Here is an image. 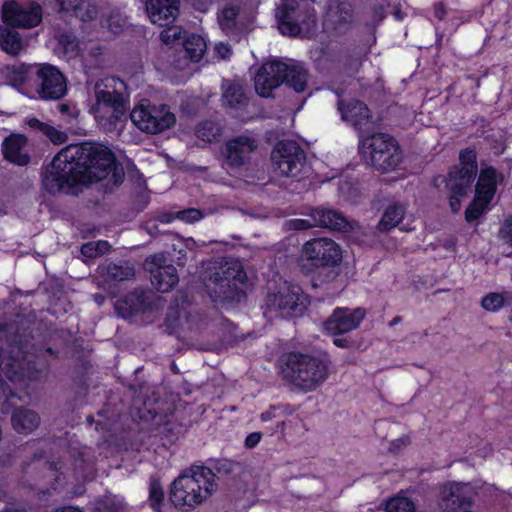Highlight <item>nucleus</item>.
<instances>
[{
  "label": "nucleus",
  "instance_id": "nucleus-30",
  "mask_svg": "<svg viewBox=\"0 0 512 512\" xmlns=\"http://www.w3.org/2000/svg\"><path fill=\"white\" fill-rule=\"evenodd\" d=\"M311 217L315 225L322 228L335 231H347L349 227L347 219L334 209L315 208L311 212Z\"/></svg>",
  "mask_w": 512,
  "mask_h": 512
},
{
  "label": "nucleus",
  "instance_id": "nucleus-33",
  "mask_svg": "<svg viewBox=\"0 0 512 512\" xmlns=\"http://www.w3.org/2000/svg\"><path fill=\"white\" fill-rule=\"evenodd\" d=\"M0 48L11 56L20 55L25 46L16 28L6 26L5 24L0 26Z\"/></svg>",
  "mask_w": 512,
  "mask_h": 512
},
{
  "label": "nucleus",
  "instance_id": "nucleus-7",
  "mask_svg": "<svg viewBox=\"0 0 512 512\" xmlns=\"http://www.w3.org/2000/svg\"><path fill=\"white\" fill-rule=\"evenodd\" d=\"M275 18L281 34L297 37L314 33L317 28V14L312 4L297 0H281L275 11Z\"/></svg>",
  "mask_w": 512,
  "mask_h": 512
},
{
  "label": "nucleus",
  "instance_id": "nucleus-52",
  "mask_svg": "<svg viewBox=\"0 0 512 512\" xmlns=\"http://www.w3.org/2000/svg\"><path fill=\"white\" fill-rule=\"evenodd\" d=\"M26 124L30 129L40 131L42 134L46 131V127L49 126V124L40 121L36 117L28 118Z\"/></svg>",
  "mask_w": 512,
  "mask_h": 512
},
{
  "label": "nucleus",
  "instance_id": "nucleus-58",
  "mask_svg": "<svg viewBox=\"0 0 512 512\" xmlns=\"http://www.w3.org/2000/svg\"><path fill=\"white\" fill-rule=\"evenodd\" d=\"M95 243H96L98 249H103V254L106 253L110 248V244L106 240H99Z\"/></svg>",
  "mask_w": 512,
  "mask_h": 512
},
{
  "label": "nucleus",
  "instance_id": "nucleus-61",
  "mask_svg": "<svg viewBox=\"0 0 512 512\" xmlns=\"http://www.w3.org/2000/svg\"><path fill=\"white\" fill-rule=\"evenodd\" d=\"M285 427H286V423L284 420H279L277 421V424H276V429L277 430H280V431H284L285 430Z\"/></svg>",
  "mask_w": 512,
  "mask_h": 512
},
{
  "label": "nucleus",
  "instance_id": "nucleus-8",
  "mask_svg": "<svg viewBox=\"0 0 512 512\" xmlns=\"http://www.w3.org/2000/svg\"><path fill=\"white\" fill-rule=\"evenodd\" d=\"M359 150L371 166L383 173L395 170L402 161V150L388 133H374L361 139Z\"/></svg>",
  "mask_w": 512,
  "mask_h": 512
},
{
  "label": "nucleus",
  "instance_id": "nucleus-53",
  "mask_svg": "<svg viewBox=\"0 0 512 512\" xmlns=\"http://www.w3.org/2000/svg\"><path fill=\"white\" fill-rule=\"evenodd\" d=\"M433 11H434V17L438 19L439 21L445 20L447 16V8L444 4V2H436L433 5Z\"/></svg>",
  "mask_w": 512,
  "mask_h": 512
},
{
  "label": "nucleus",
  "instance_id": "nucleus-31",
  "mask_svg": "<svg viewBox=\"0 0 512 512\" xmlns=\"http://www.w3.org/2000/svg\"><path fill=\"white\" fill-rule=\"evenodd\" d=\"M61 8L67 12H72L74 16L83 22L95 20L99 9L95 3L85 0H62Z\"/></svg>",
  "mask_w": 512,
  "mask_h": 512
},
{
  "label": "nucleus",
  "instance_id": "nucleus-34",
  "mask_svg": "<svg viewBox=\"0 0 512 512\" xmlns=\"http://www.w3.org/2000/svg\"><path fill=\"white\" fill-rule=\"evenodd\" d=\"M406 213L405 207L400 203H392L388 205L377 224L380 232H389L399 225Z\"/></svg>",
  "mask_w": 512,
  "mask_h": 512
},
{
  "label": "nucleus",
  "instance_id": "nucleus-2",
  "mask_svg": "<svg viewBox=\"0 0 512 512\" xmlns=\"http://www.w3.org/2000/svg\"><path fill=\"white\" fill-rule=\"evenodd\" d=\"M342 259V248L337 242L330 238H313L302 247L299 268L316 288L339 276Z\"/></svg>",
  "mask_w": 512,
  "mask_h": 512
},
{
  "label": "nucleus",
  "instance_id": "nucleus-48",
  "mask_svg": "<svg viewBox=\"0 0 512 512\" xmlns=\"http://www.w3.org/2000/svg\"><path fill=\"white\" fill-rule=\"evenodd\" d=\"M44 135L47 136L53 144L57 145L63 144L67 140V135L65 132L57 130L50 124L48 127H46Z\"/></svg>",
  "mask_w": 512,
  "mask_h": 512
},
{
  "label": "nucleus",
  "instance_id": "nucleus-55",
  "mask_svg": "<svg viewBox=\"0 0 512 512\" xmlns=\"http://www.w3.org/2000/svg\"><path fill=\"white\" fill-rule=\"evenodd\" d=\"M333 344L339 348H349V347H351L352 342L348 338H345V337H335L333 339Z\"/></svg>",
  "mask_w": 512,
  "mask_h": 512
},
{
  "label": "nucleus",
  "instance_id": "nucleus-40",
  "mask_svg": "<svg viewBox=\"0 0 512 512\" xmlns=\"http://www.w3.org/2000/svg\"><path fill=\"white\" fill-rule=\"evenodd\" d=\"M162 327L166 334L178 336L181 328V312L178 307L170 306L167 309Z\"/></svg>",
  "mask_w": 512,
  "mask_h": 512
},
{
  "label": "nucleus",
  "instance_id": "nucleus-14",
  "mask_svg": "<svg viewBox=\"0 0 512 512\" xmlns=\"http://www.w3.org/2000/svg\"><path fill=\"white\" fill-rule=\"evenodd\" d=\"M266 304L282 318H297L303 315L309 304L308 296L298 285H285L277 293L267 296Z\"/></svg>",
  "mask_w": 512,
  "mask_h": 512
},
{
  "label": "nucleus",
  "instance_id": "nucleus-16",
  "mask_svg": "<svg viewBox=\"0 0 512 512\" xmlns=\"http://www.w3.org/2000/svg\"><path fill=\"white\" fill-rule=\"evenodd\" d=\"M365 316L366 310L361 307H336L323 323V329L329 335H342L357 329Z\"/></svg>",
  "mask_w": 512,
  "mask_h": 512
},
{
  "label": "nucleus",
  "instance_id": "nucleus-1",
  "mask_svg": "<svg viewBox=\"0 0 512 512\" xmlns=\"http://www.w3.org/2000/svg\"><path fill=\"white\" fill-rule=\"evenodd\" d=\"M124 169L114 152L95 142L71 144L59 151L42 172V185L49 193L74 192L80 185L105 179L114 185L124 181Z\"/></svg>",
  "mask_w": 512,
  "mask_h": 512
},
{
  "label": "nucleus",
  "instance_id": "nucleus-35",
  "mask_svg": "<svg viewBox=\"0 0 512 512\" xmlns=\"http://www.w3.org/2000/svg\"><path fill=\"white\" fill-rule=\"evenodd\" d=\"M223 105L236 111H243L248 105V98L243 87L238 83L228 85L222 95Z\"/></svg>",
  "mask_w": 512,
  "mask_h": 512
},
{
  "label": "nucleus",
  "instance_id": "nucleus-3",
  "mask_svg": "<svg viewBox=\"0 0 512 512\" xmlns=\"http://www.w3.org/2000/svg\"><path fill=\"white\" fill-rule=\"evenodd\" d=\"M282 378L304 392L316 390L329 376L330 360L326 354L312 355L289 351L279 357Z\"/></svg>",
  "mask_w": 512,
  "mask_h": 512
},
{
  "label": "nucleus",
  "instance_id": "nucleus-57",
  "mask_svg": "<svg viewBox=\"0 0 512 512\" xmlns=\"http://www.w3.org/2000/svg\"><path fill=\"white\" fill-rule=\"evenodd\" d=\"M404 444H405V442L403 439L394 440L391 443L390 450L395 452V451L399 450Z\"/></svg>",
  "mask_w": 512,
  "mask_h": 512
},
{
  "label": "nucleus",
  "instance_id": "nucleus-10",
  "mask_svg": "<svg viewBox=\"0 0 512 512\" xmlns=\"http://www.w3.org/2000/svg\"><path fill=\"white\" fill-rule=\"evenodd\" d=\"M271 160L282 175L301 179L307 169L304 149L295 140H281L276 143Z\"/></svg>",
  "mask_w": 512,
  "mask_h": 512
},
{
  "label": "nucleus",
  "instance_id": "nucleus-19",
  "mask_svg": "<svg viewBox=\"0 0 512 512\" xmlns=\"http://www.w3.org/2000/svg\"><path fill=\"white\" fill-rule=\"evenodd\" d=\"M355 22V10L347 1H339L326 14L325 25L336 35H345Z\"/></svg>",
  "mask_w": 512,
  "mask_h": 512
},
{
  "label": "nucleus",
  "instance_id": "nucleus-42",
  "mask_svg": "<svg viewBox=\"0 0 512 512\" xmlns=\"http://www.w3.org/2000/svg\"><path fill=\"white\" fill-rule=\"evenodd\" d=\"M58 44L68 57H74L79 53V42L72 32H64L58 37Z\"/></svg>",
  "mask_w": 512,
  "mask_h": 512
},
{
  "label": "nucleus",
  "instance_id": "nucleus-32",
  "mask_svg": "<svg viewBox=\"0 0 512 512\" xmlns=\"http://www.w3.org/2000/svg\"><path fill=\"white\" fill-rule=\"evenodd\" d=\"M240 8L237 5H225L217 14L218 24L227 36H237L240 34L238 17Z\"/></svg>",
  "mask_w": 512,
  "mask_h": 512
},
{
  "label": "nucleus",
  "instance_id": "nucleus-22",
  "mask_svg": "<svg viewBox=\"0 0 512 512\" xmlns=\"http://www.w3.org/2000/svg\"><path fill=\"white\" fill-rule=\"evenodd\" d=\"M28 138L21 133H11L1 143L3 159L7 162L25 167L30 164L31 156L26 151Z\"/></svg>",
  "mask_w": 512,
  "mask_h": 512
},
{
  "label": "nucleus",
  "instance_id": "nucleus-26",
  "mask_svg": "<svg viewBox=\"0 0 512 512\" xmlns=\"http://www.w3.org/2000/svg\"><path fill=\"white\" fill-rule=\"evenodd\" d=\"M34 65L35 63L7 65L3 68L2 75L9 86L29 96Z\"/></svg>",
  "mask_w": 512,
  "mask_h": 512
},
{
  "label": "nucleus",
  "instance_id": "nucleus-50",
  "mask_svg": "<svg viewBox=\"0 0 512 512\" xmlns=\"http://www.w3.org/2000/svg\"><path fill=\"white\" fill-rule=\"evenodd\" d=\"M14 396H15V393L9 387L7 382L0 378V403L5 404Z\"/></svg>",
  "mask_w": 512,
  "mask_h": 512
},
{
  "label": "nucleus",
  "instance_id": "nucleus-59",
  "mask_svg": "<svg viewBox=\"0 0 512 512\" xmlns=\"http://www.w3.org/2000/svg\"><path fill=\"white\" fill-rule=\"evenodd\" d=\"M292 222H293L294 228H295V229H297V230L307 228L306 220H303V219H295V220H293Z\"/></svg>",
  "mask_w": 512,
  "mask_h": 512
},
{
  "label": "nucleus",
  "instance_id": "nucleus-4",
  "mask_svg": "<svg viewBox=\"0 0 512 512\" xmlns=\"http://www.w3.org/2000/svg\"><path fill=\"white\" fill-rule=\"evenodd\" d=\"M216 304H239L247 297L248 276L238 259L229 258L214 266L205 284Z\"/></svg>",
  "mask_w": 512,
  "mask_h": 512
},
{
  "label": "nucleus",
  "instance_id": "nucleus-27",
  "mask_svg": "<svg viewBox=\"0 0 512 512\" xmlns=\"http://www.w3.org/2000/svg\"><path fill=\"white\" fill-rule=\"evenodd\" d=\"M460 484H452L448 491H443L440 507L444 512H463L470 509L472 499L464 493Z\"/></svg>",
  "mask_w": 512,
  "mask_h": 512
},
{
  "label": "nucleus",
  "instance_id": "nucleus-51",
  "mask_svg": "<svg viewBox=\"0 0 512 512\" xmlns=\"http://www.w3.org/2000/svg\"><path fill=\"white\" fill-rule=\"evenodd\" d=\"M261 438H262L261 432L249 433L246 436L245 441H244L245 447L248 448V449L255 448L259 444V442L261 441Z\"/></svg>",
  "mask_w": 512,
  "mask_h": 512
},
{
  "label": "nucleus",
  "instance_id": "nucleus-46",
  "mask_svg": "<svg viewBox=\"0 0 512 512\" xmlns=\"http://www.w3.org/2000/svg\"><path fill=\"white\" fill-rule=\"evenodd\" d=\"M196 136L202 141L211 142L215 138L214 124L210 121L200 122L195 129Z\"/></svg>",
  "mask_w": 512,
  "mask_h": 512
},
{
  "label": "nucleus",
  "instance_id": "nucleus-45",
  "mask_svg": "<svg viewBox=\"0 0 512 512\" xmlns=\"http://www.w3.org/2000/svg\"><path fill=\"white\" fill-rule=\"evenodd\" d=\"M164 501V490L157 479H152L149 485V502L153 510H158Z\"/></svg>",
  "mask_w": 512,
  "mask_h": 512
},
{
  "label": "nucleus",
  "instance_id": "nucleus-43",
  "mask_svg": "<svg viewBox=\"0 0 512 512\" xmlns=\"http://www.w3.org/2000/svg\"><path fill=\"white\" fill-rule=\"evenodd\" d=\"M293 412L294 410L288 404L271 405L268 410L260 414V420L262 422H268L276 418L291 415Z\"/></svg>",
  "mask_w": 512,
  "mask_h": 512
},
{
  "label": "nucleus",
  "instance_id": "nucleus-5",
  "mask_svg": "<svg viewBox=\"0 0 512 512\" xmlns=\"http://www.w3.org/2000/svg\"><path fill=\"white\" fill-rule=\"evenodd\" d=\"M216 474L203 465H192L172 483L170 501L177 508H193L206 500L216 489Z\"/></svg>",
  "mask_w": 512,
  "mask_h": 512
},
{
  "label": "nucleus",
  "instance_id": "nucleus-9",
  "mask_svg": "<svg viewBox=\"0 0 512 512\" xmlns=\"http://www.w3.org/2000/svg\"><path fill=\"white\" fill-rule=\"evenodd\" d=\"M30 98L44 101H58L68 93V80L59 67L44 62L35 63L32 68Z\"/></svg>",
  "mask_w": 512,
  "mask_h": 512
},
{
  "label": "nucleus",
  "instance_id": "nucleus-62",
  "mask_svg": "<svg viewBox=\"0 0 512 512\" xmlns=\"http://www.w3.org/2000/svg\"><path fill=\"white\" fill-rule=\"evenodd\" d=\"M402 321V317L401 316H395L389 323V325L392 327V326H395L397 325L398 323H400Z\"/></svg>",
  "mask_w": 512,
  "mask_h": 512
},
{
  "label": "nucleus",
  "instance_id": "nucleus-17",
  "mask_svg": "<svg viewBox=\"0 0 512 512\" xmlns=\"http://www.w3.org/2000/svg\"><path fill=\"white\" fill-rule=\"evenodd\" d=\"M165 259L159 255H151L146 259L150 267V279L153 287L166 293L172 290L179 282L177 269L172 264H164Z\"/></svg>",
  "mask_w": 512,
  "mask_h": 512
},
{
  "label": "nucleus",
  "instance_id": "nucleus-29",
  "mask_svg": "<svg viewBox=\"0 0 512 512\" xmlns=\"http://www.w3.org/2000/svg\"><path fill=\"white\" fill-rule=\"evenodd\" d=\"M41 422L39 414L26 407H17L11 415L12 428L21 435H29L35 431Z\"/></svg>",
  "mask_w": 512,
  "mask_h": 512
},
{
  "label": "nucleus",
  "instance_id": "nucleus-54",
  "mask_svg": "<svg viewBox=\"0 0 512 512\" xmlns=\"http://www.w3.org/2000/svg\"><path fill=\"white\" fill-rule=\"evenodd\" d=\"M181 214L183 215V218L185 217L192 222L198 221L202 218V212L196 208L184 210Z\"/></svg>",
  "mask_w": 512,
  "mask_h": 512
},
{
  "label": "nucleus",
  "instance_id": "nucleus-39",
  "mask_svg": "<svg viewBox=\"0 0 512 512\" xmlns=\"http://www.w3.org/2000/svg\"><path fill=\"white\" fill-rule=\"evenodd\" d=\"M106 276L109 280L122 282L134 278L135 269L128 262H111L106 267Z\"/></svg>",
  "mask_w": 512,
  "mask_h": 512
},
{
  "label": "nucleus",
  "instance_id": "nucleus-56",
  "mask_svg": "<svg viewBox=\"0 0 512 512\" xmlns=\"http://www.w3.org/2000/svg\"><path fill=\"white\" fill-rule=\"evenodd\" d=\"M372 11H373V16L375 18L383 19L385 17L384 7L382 5H375L373 7Z\"/></svg>",
  "mask_w": 512,
  "mask_h": 512
},
{
  "label": "nucleus",
  "instance_id": "nucleus-12",
  "mask_svg": "<svg viewBox=\"0 0 512 512\" xmlns=\"http://www.w3.org/2000/svg\"><path fill=\"white\" fill-rule=\"evenodd\" d=\"M0 13L3 24L16 29H33L43 20V7L36 1L7 0Z\"/></svg>",
  "mask_w": 512,
  "mask_h": 512
},
{
  "label": "nucleus",
  "instance_id": "nucleus-38",
  "mask_svg": "<svg viewBox=\"0 0 512 512\" xmlns=\"http://www.w3.org/2000/svg\"><path fill=\"white\" fill-rule=\"evenodd\" d=\"M492 200L475 192L474 198L465 210V220L472 223L478 220L489 208Z\"/></svg>",
  "mask_w": 512,
  "mask_h": 512
},
{
  "label": "nucleus",
  "instance_id": "nucleus-25",
  "mask_svg": "<svg viewBox=\"0 0 512 512\" xmlns=\"http://www.w3.org/2000/svg\"><path fill=\"white\" fill-rule=\"evenodd\" d=\"M139 418L143 421H151L155 426L162 427L161 433L170 441L174 442L187 431V426L169 418L167 414L159 415L155 410L145 409L139 411Z\"/></svg>",
  "mask_w": 512,
  "mask_h": 512
},
{
  "label": "nucleus",
  "instance_id": "nucleus-23",
  "mask_svg": "<svg viewBox=\"0 0 512 512\" xmlns=\"http://www.w3.org/2000/svg\"><path fill=\"white\" fill-rule=\"evenodd\" d=\"M179 5L180 0H145V10L151 23L167 28L177 19Z\"/></svg>",
  "mask_w": 512,
  "mask_h": 512
},
{
  "label": "nucleus",
  "instance_id": "nucleus-21",
  "mask_svg": "<svg viewBox=\"0 0 512 512\" xmlns=\"http://www.w3.org/2000/svg\"><path fill=\"white\" fill-rule=\"evenodd\" d=\"M257 147V141L247 135H238L229 139L225 144V156L228 166L236 168L243 166Z\"/></svg>",
  "mask_w": 512,
  "mask_h": 512
},
{
  "label": "nucleus",
  "instance_id": "nucleus-63",
  "mask_svg": "<svg viewBox=\"0 0 512 512\" xmlns=\"http://www.w3.org/2000/svg\"><path fill=\"white\" fill-rule=\"evenodd\" d=\"M1 512H27L25 509L20 508H5Z\"/></svg>",
  "mask_w": 512,
  "mask_h": 512
},
{
  "label": "nucleus",
  "instance_id": "nucleus-47",
  "mask_svg": "<svg viewBox=\"0 0 512 512\" xmlns=\"http://www.w3.org/2000/svg\"><path fill=\"white\" fill-rule=\"evenodd\" d=\"M498 236L505 244L512 247V214L504 218L499 228Z\"/></svg>",
  "mask_w": 512,
  "mask_h": 512
},
{
  "label": "nucleus",
  "instance_id": "nucleus-64",
  "mask_svg": "<svg viewBox=\"0 0 512 512\" xmlns=\"http://www.w3.org/2000/svg\"><path fill=\"white\" fill-rule=\"evenodd\" d=\"M46 352L54 357L58 356V351L52 349L51 347L46 348Z\"/></svg>",
  "mask_w": 512,
  "mask_h": 512
},
{
  "label": "nucleus",
  "instance_id": "nucleus-60",
  "mask_svg": "<svg viewBox=\"0 0 512 512\" xmlns=\"http://www.w3.org/2000/svg\"><path fill=\"white\" fill-rule=\"evenodd\" d=\"M55 512H84V511L78 507L65 506L63 508L57 509Z\"/></svg>",
  "mask_w": 512,
  "mask_h": 512
},
{
  "label": "nucleus",
  "instance_id": "nucleus-11",
  "mask_svg": "<svg viewBox=\"0 0 512 512\" xmlns=\"http://www.w3.org/2000/svg\"><path fill=\"white\" fill-rule=\"evenodd\" d=\"M96 103L93 106L97 123L104 130L112 132L117 124L126 119V104L122 94L114 90H96Z\"/></svg>",
  "mask_w": 512,
  "mask_h": 512
},
{
  "label": "nucleus",
  "instance_id": "nucleus-13",
  "mask_svg": "<svg viewBox=\"0 0 512 512\" xmlns=\"http://www.w3.org/2000/svg\"><path fill=\"white\" fill-rule=\"evenodd\" d=\"M130 118L138 129L149 134L161 133L176 123L174 113L166 104L139 105L132 110Z\"/></svg>",
  "mask_w": 512,
  "mask_h": 512
},
{
  "label": "nucleus",
  "instance_id": "nucleus-37",
  "mask_svg": "<svg viewBox=\"0 0 512 512\" xmlns=\"http://www.w3.org/2000/svg\"><path fill=\"white\" fill-rule=\"evenodd\" d=\"M446 187L450 192L449 206L451 211L457 213L461 207V198L467 195L471 185L447 179Z\"/></svg>",
  "mask_w": 512,
  "mask_h": 512
},
{
  "label": "nucleus",
  "instance_id": "nucleus-49",
  "mask_svg": "<svg viewBox=\"0 0 512 512\" xmlns=\"http://www.w3.org/2000/svg\"><path fill=\"white\" fill-rule=\"evenodd\" d=\"M81 254L86 258H96L103 254V249H98L95 242H86L81 245Z\"/></svg>",
  "mask_w": 512,
  "mask_h": 512
},
{
  "label": "nucleus",
  "instance_id": "nucleus-44",
  "mask_svg": "<svg viewBox=\"0 0 512 512\" xmlns=\"http://www.w3.org/2000/svg\"><path fill=\"white\" fill-rule=\"evenodd\" d=\"M97 512H126L125 504L116 497H105L96 502Z\"/></svg>",
  "mask_w": 512,
  "mask_h": 512
},
{
  "label": "nucleus",
  "instance_id": "nucleus-6",
  "mask_svg": "<svg viewBox=\"0 0 512 512\" xmlns=\"http://www.w3.org/2000/svg\"><path fill=\"white\" fill-rule=\"evenodd\" d=\"M308 70L299 64H286L281 60H273L261 65L255 76V90L263 98L272 96L273 91L286 84L296 93L307 88Z\"/></svg>",
  "mask_w": 512,
  "mask_h": 512
},
{
  "label": "nucleus",
  "instance_id": "nucleus-18",
  "mask_svg": "<svg viewBox=\"0 0 512 512\" xmlns=\"http://www.w3.org/2000/svg\"><path fill=\"white\" fill-rule=\"evenodd\" d=\"M333 91L338 97L337 108L341 114L342 120L349 122L355 130H361L362 126L368 123L371 118V112L368 106L358 99L345 102L341 99L344 92L343 89H335Z\"/></svg>",
  "mask_w": 512,
  "mask_h": 512
},
{
  "label": "nucleus",
  "instance_id": "nucleus-41",
  "mask_svg": "<svg viewBox=\"0 0 512 512\" xmlns=\"http://www.w3.org/2000/svg\"><path fill=\"white\" fill-rule=\"evenodd\" d=\"M387 512H415L414 502L404 496H396L389 499L386 503Z\"/></svg>",
  "mask_w": 512,
  "mask_h": 512
},
{
  "label": "nucleus",
  "instance_id": "nucleus-15",
  "mask_svg": "<svg viewBox=\"0 0 512 512\" xmlns=\"http://www.w3.org/2000/svg\"><path fill=\"white\" fill-rule=\"evenodd\" d=\"M161 41L166 45H180L192 62H199L205 51V39L196 33H187L181 26L168 27L160 33Z\"/></svg>",
  "mask_w": 512,
  "mask_h": 512
},
{
  "label": "nucleus",
  "instance_id": "nucleus-24",
  "mask_svg": "<svg viewBox=\"0 0 512 512\" xmlns=\"http://www.w3.org/2000/svg\"><path fill=\"white\" fill-rule=\"evenodd\" d=\"M151 309V302L143 290L134 289L115 302L116 313L124 318L144 314Z\"/></svg>",
  "mask_w": 512,
  "mask_h": 512
},
{
  "label": "nucleus",
  "instance_id": "nucleus-20",
  "mask_svg": "<svg viewBox=\"0 0 512 512\" xmlns=\"http://www.w3.org/2000/svg\"><path fill=\"white\" fill-rule=\"evenodd\" d=\"M478 172L477 151L474 146L461 149L459 164L451 167L447 179L472 185Z\"/></svg>",
  "mask_w": 512,
  "mask_h": 512
},
{
  "label": "nucleus",
  "instance_id": "nucleus-36",
  "mask_svg": "<svg viewBox=\"0 0 512 512\" xmlns=\"http://www.w3.org/2000/svg\"><path fill=\"white\" fill-rule=\"evenodd\" d=\"M511 294V291L489 292L482 297L480 306L486 312L497 313L502 308L512 305Z\"/></svg>",
  "mask_w": 512,
  "mask_h": 512
},
{
  "label": "nucleus",
  "instance_id": "nucleus-28",
  "mask_svg": "<svg viewBox=\"0 0 512 512\" xmlns=\"http://www.w3.org/2000/svg\"><path fill=\"white\" fill-rule=\"evenodd\" d=\"M504 175L493 166H482L475 186V192L493 200Z\"/></svg>",
  "mask_w": 512,
  "mask_h": 512
}]
</instances>
